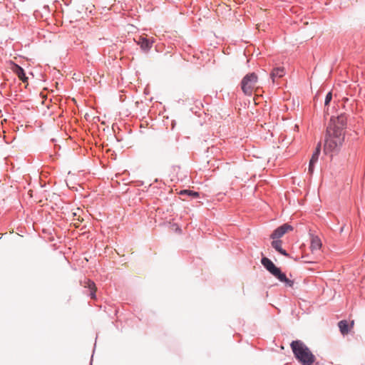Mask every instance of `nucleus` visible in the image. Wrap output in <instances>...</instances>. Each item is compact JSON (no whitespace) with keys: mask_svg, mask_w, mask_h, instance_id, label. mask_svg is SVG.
<instances>
[{"mask_svg":"<svg viewBox=\"0 0 365 365\" xmlns=\"http://www.w3.org/2000/svg\"><path fill=\"white\" fill-rule=\"evenodd\" d=\"M346 126V117L344 114L331 118L327 128L324 143V152L326 153H336L342 147L344 141V129Z\"/></svg>","mask_w":365,"mask_h":365,"instance_id":"f257e3e1","label":"nucleus"},{"mask_svg":"<svg viewBox=\"0 0 365 365\" xmlns=\"http://www.w3.org/2000/svg\"><path fill=\"white\" fill-rule=\"evenodd\" d=\"M290 346L294 357L302 365H312L315 361V356L302 341H293Z\"/></svg>","mask_w":365,"mask_h":365,"instance_id":"f03ea898","label":"nucleus"},{"mask_svg":"<svg viewBox=\"0 0 365 365\" xmlns=\"http://www.w3.org/2000/svg\"><path fill=\"white\" fill-rule=\"evenodd\" d=\"M261 263L264 267L279 282L285 284L287 287H292L294 281L288 279L284 273H283L280 268L277 267L271 259L266 257L261 259Z\"/></svg>","mask_w":365,"mask_h":365,"instance_id":"7ed1b4c3","label":"nucleus"},{"mask_svg":"<svg viewBox=\"0 0 365 365\" xmlns=\"http://www.w3.org/2000/svg\"><path fill=\"white\" fill-rule=\"evenodd\" d=\"M261 263L264 267L279 282L285 284L287 287H292L294 281L288 279L284 273H283L280 268L277 267L271 259L266 257L261 259Z\"/></svg>","mask_w":365,"mask_h":365,"instance_id":"20e7f679","label":"nucleus"},{"mask_svg":"<svg viewBox=\"0 0 365 365\" xmlns=\"http://www.w3.org/2000/svg\"><path fill=\"white\" fill-rule=\"evenodd\" d=\"M258 82V76L255 72L248 73L242 79L240 86L245 96H251Z\"/></svg>","mask_w":365,"mask_h":365,"instance_id":"39448f33","label":"nucleus"},{"mask_svg":"<svg viewBox=\"0 0 365 365\" xmlns=\"http://www.w3.org/2000/svg\"><path fill=\"white\" fill-rule=\"evenodd\" d=\"M292 226L288 224H284L273 231V232L270 235V238L273 240H279L288 231H292Z\"/></svg>","mask_w":365,"mask_h":365,"instance_id":"423d86ee","label":"nucleus"},{"mask_svg":"<svg viewBox=\"0 0 365 365\" xmlns=\"http://www.w3.org/2000/svg\"><path fill=\"white\" fill-rule=\"evenodd\" d=\"M135 41L140 46V48L145 52L150 51L154 43L153 38H147L142 36H139L137 39H135Z\"/></svg>","mask_w":365,"mask_h":365,"instance_id":"0eeeda50","label":"nucleus"},{"mask_svg":"<svg viewBox=\"0 0 365 365\" xmlns=\"http://www.w3.org/2000/svg\"><path fill=\"white\" fill-rule=\"evenodd\" d=\"M320 152H321L320 145H318L315 148V150L314 151V153H313V154L312 155V158H311V159L309 160V173L310 174H312L313 172H314V165H315V164L317 163V161L319 160Z\"/></svg>","mask_w":365,"mask_h":365,"instance_id":"6e6552de","label":"nucleus"},{"mask_svg":"<svg viewBox=\"0 0 365 365\" xmlns=\"http://www.w3.org/2000/svg\"><path fill=\"white\" fill-rule=\"evenodd\" d=\"M322 241L317 235H311L310 250L312 254L319 252L322 247Z\"/></svg>","mask_w":365,"mask_h":365,"instance_id":"1a4fd4ad","label":"nucleus"},{"mask_svg":"<svg viewBox=\"0 0 365 365\" xmlns=\"http://www.w3.org/2000/svg\"><path fill=\"white\" fill-rule=\"evenodd\" d=\"M272 247L278 252H279L281 255L289 257V253L282 248V241L281 240H274L271 243Z\"/></svg>","mask_w":365,"mask_h":365,"instance_id":"9d476101","label":"nucleus"},{"mask_svg":"<svg viewBox=\"0 0 365 365\" xmlns=\"http://www.w3.org/2000/svg\"><path fill=\"white\" fill-rule=\"evenodd\" d=\"M14 72L24 83L27 82L28 78L26 77V73L21 66H19L18 64H14Z\"/></svg>","mask_w":365,"mask_h":365,"instance_id":"9b49d317","label":"nucleus"},{"mask_svg":"<svg viewBox=\"0 0 365 365\" xmlns=\"http://www.w3.org/2000/svg\"><path fill=\"white\" fill-rule=\"evenodd\" d=\"M284 74H285V71L283 67H277V68H273V70L270 74V76H271V78L272 79V81L274 82L275 78H279L284 76Z\"/></svg>","mask_w":365,"mask_h":365,"instance_id":"f8f14e48","label":"nucleus"},{"mask_svg":"<svg viewBox=\"0 0 365 365\" xmlns=\"http://www.w3.org/2000/svg\"><path fill=\"white\" fill-rule=\"evenodd\" d=\"M338 326L341 333L343 335L347 334L349 332V324L346 320H341L338 323Z\"/></svg>","mask_w":365,"mask_h":365,"instance_id":"ddd939ff","label":"nucleus"},{"mask_svg":"<svg viewBox=\"0 0 365 365\" xmlns=\"http://www.w3.org/2000/svg\"><path fill=\"white\" fill-rule=\"evenodd\" d=\"M86 283L87 284L86 286L90 289V294H89L90 297L92 299L96 298V284H95V283L90 279H88Z\"/></svg>","mask_w":365,"mask_h":365,"instance_id":"4468645a","label":"nucleus"},{"mask_svg":"<svg viewBox=\"0 0 365 365\" xmlns=\"http://www.w3.org/2000/svg\"><path fill=\"white\" fill-rule=\"evenodd\" d=\"M180 194L181 195H186L191 197L192 198H197L200 195L199 192L190 190H182L180 192Z\"/></svg>","mask_w":365,"mask_h":365,"instance_id":"2eb2a0df","label":"nucleus"},{"mask_svg":"<svg viewBox=\"0 0 365 365\" xmlns=\"http://www.w3.org/2000/svg\"><path fill=\"white\" fill-rule=\"evenodd\" d=\"M331 99H332V93H331V92H329L326 95L324 105L328 106L329 104L330 101H331Z\"/></svg>","mask_w":365,"mask_h":365,"instance_id":"dca6fc26","label":"nucleus"}]
</instances>
